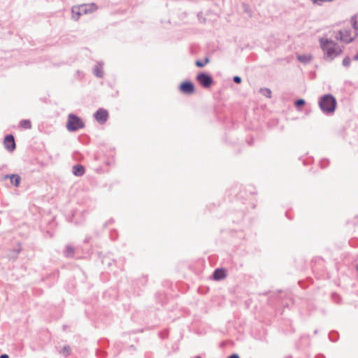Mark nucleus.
<instances>
[{"instance_id": "f257e3e1", "label": "nucleus", "mask_w": 358, "mask_h": 358, "mask_svg": "<svg viewBox=\"0 0 358 358\" xmlns=\"http://www.w3.org/2000/svg\"><path fill=\"white\" fill-rule=\"evenodd\" d=\"M320 44L324 52V57L327 59L333 60L342 52L341 48L332 40L321 38Z\"/></svg>"}, {"instance_id": "f03ea898", "label": "nucleus", "mask_w": 358, "mask_h": 358, "mask_svg": "<svg viewBox=\"0 0 358 358\" xmlns=\"http://www.w3.org/2000/svg\"><path fill=\"white\" fill-rule=\"evenodd\" d=\"M357 29L358 24H349L345 27L339 30L338 36H336V38L346 43H350L357 35Z\"/></svg>"}, {"instance_id": "7ed1b4c3", "label": "nucleus", "mask_w": 358, "mask_h": 358, "mask_svg": "<svg viewBox=\"0 0 358 358\" xmlns=\"http://www.w3.org/2000/svg\"><path fill=\"white\" fill-rule=\"evenodd\" d=\"M320 106L324 112H334L336 106V101L332 96L325 95L321 99Z\"/></svg>"}, {"instance_id": "20e7f679", "label": "nucleus", "mask_w": 358, "mask_h": 358, "mask_svg": "<svg viewBox=\"0 0 358 358\" xmlns=\"http://www.w3.org/2000/svg\"><path fill=\"white\" fill-rule=\"evenodd\" d=\"M84 127V123L76 115L70 114L68 117L66 128L69 131H76Z\"/></svg>"}, {"instance_id": "39448f33", "label": "nucleus", "mask_w": 358, "mask_h": 358, "mask_svg": "<svg viewBox=\"0 0 358 358\" xmlns=\"http://www.w3.org/2000/svg\"><path fill=\"white\" fill-rule=\"evenodd\" d=\"M97 6L94 3H85L79 6H76V10L84 13L85 15L90 14L97 10Z\"/></svg>"}, {"instance_id": "423d86ee", "label": "nucleus", "mask_w": 358, "mask_h": 358, "mask_svg": "<svg viewBox=\"0 0 358 358\" xmlns=\"http://www.w3.org/2000/svg\"><path fill=\"white\" fill-rule=\"evenodd\" d=\"M196 80L204 87H209L213 83L212 78L204 73L198 74Z\"/></svg>"}, {"instance_id": "0eeeda50", "label": "nucleus", "mask_w": 358, "mask_h": 358, "mask_svg": "<svg viewBox=\"0 0 358 358\" xmlns=\"http://www.w3.org/2000/svg\"><path fill=\"white\" fill-rule=\"evenodd\" d=\"M96 120L100 124H104L108 118V113L106 109L99 108L94 114Z\"/></svg>"}, {"instance_id": "6e6552de", "label": "nucleus", "mask_w": 358, "mask_h": 358, "mask_svg": "<svg viewBox=\"0 0 358 358\" xmlns=\"http://www.w3.org/2000/svg\"><path fill=\"white\" fill-rule=\"evenodd\" d=\"M179 90L183 94H191L194 92V86L192 82L185 81L180 85Z\"/></svg>"}, {"instance_id": "1a4fd4ad", "label": "nucleus", "mask_w": 358, "mask_h": 358, "mask_svg": "<svg viewBox=\"0 0 358 358\" xmlns=\"http://www.w3.org/2000/svg\"><path fill=\"white\" fill-rule=\"evenodd\" d=\"M3 144H4L5 148L8 150H9V151L13 150L15 148V140H14L13 136L12 135L6 136L4 138Z\"/></svg>"}, {"instance_id": "9d476101", "label": "nucleus", "mask_w": 358, "mask_h": 358, "mask_svg": "<svg viewBox=\"0 0 358 358\" xmlns=\"http://www.w3.org/2000/svg\"><path fill=\"white\" fill-rule=\"evenodd\" d=\"M214 279L220 280L224 279L226 277V271L223 268H217L214 271L213 273Z\"/></svg>"}, {"instance_id": "9b49d317", "label": "nucleus", "mask_w": 358, "mask_h": 358, "mask_svg": "<svg viewBox=\"0 0 358 358\" xmlns=\"http://www.w3.org/2000/svg\"><path fill=\"white\" fill-rule=\"evenodd\" d=\"M85 173V168L82 165H76L73 167V173L77 176H81Z\"/></svg>"}, {"instance_id": "f8f14e48", "label": "nucleus", "mask_w": 358, "mask_h": 358, "mask_svg": "<svg viewBox=\"0 0 358 358\" xmlns=\"http://www.w3.org/2000/svg\"><path fill=\"white\" fill-rule=\"evenodd\" d=\"M10 179L11 183H13L15 186L17 187L21 181V178L18 175H12L9 176Z\"/></svg>"}, {"instance_id": "ddd939ff", "label": "nucleus", "mask_w": 358, "mask_h": 358, "mask_svg": "<svg viewBox=\"0 0 358 358\" xmlns=\"http://www.w3.org/2000/svg\"><path fill=\"white\" fill-rule=\"evenodd\" d=\"M75 10H76V6H73L72 8V17L74 20H78L81 15H85L84 13H83L81 11L78 12V10L76 11Z\"/></svg>"}, {"instance_id": "4468645a", "label": "nucleus", "mask_w": 358, "mask_h": 358, "mask_svg": "<svg viewBox=\"0 0 358 358\" xmlns=\"http://www.w3.org/2000/svg\"><path fill=\"white\" fill-rule=\"evenodd\" d=\"M20 127L24 129H29L31 128V123L29 120H22L20 123Z\"/></svg>"}, {"instance_id": "2eb2a0df", "label": "nucleus", "mask_w": 358, "mask_h": 358, "mask_svg": "<svg viewBox=\"0 0 358 358\" xmlns=\"http://www.w3.org/2000/svg\"><path fill=\"white\" fill-rule=\"evenodd\" d=\"M210 62V59L208 57H206L203 60H196L195 62V64L198 67H203L205 65L208 64Z\"/></svg>"}, {"instance_id": "dca6fc26", "label": "nucleus", "mask_w": 358, "mask_h": 358, "mask_svg": "<svg viewBox=\"0 0 358 358\" xmlns=\"http://www.w3.org/2000/svg\"><path fill=\"white\" fill-rule=\"evenodd\" d=\"M350 59L349 57H345L343 60V64L345 66H348L350 64Z\"/></svg>"}, {"instance_id": "f3484780", "label": "nucleus", "mask_w": 358, "mask_h": 358, "mask_svg": "<svg viewBox=\"0 0 358 358\" xmlns=\"http://www.w3.org/2000/svg\"><path fill=\"white\" fill-rule=\"evenodd\" d=\"M305 103V101L303 99H299L296 101L295 105L296 106H303Z\"/></svg>"}, {"instance_id": "a211bd4d", "label": "nucleus", "mask_w": 358, "mask_h": 358, "mask_svg": "<svg viewBox=\"0 0 358 358\" xmlns=\"http://www.w3.org/2000/svg\"><path fill=\"white\" fill-rule=\"evenodd\" d=\"M234 82H235V83H240L241 82V78H240V77H238V76H235V77L234 78Z\"/></svg>"}, {"instance_id": "6ab92c4d", "label": "nucleus", "mask_w": 358, "mask_h": 358, "mask_svg": "<svg viewBox=\"0 0 358 358\" xmlns=\"http://www.w3.org/2000/svg\"><path fill=\"white\" fill-rule=\"evenodd\" d=\"M353 22H358V14L355 15L352 18Z\"/></svg>"}, {"instance_id": "aec40b11", "label": "nucleus", "mask_w": 358, "mask_h": 358, "mask_svg": "<svg viewBox=\"0 0 358 358\" xmlns=\"http://www.w3.org/2000/svg\"><path fill=\"white\" fill-rule=\"evenodd\" d=\"M228 358H239V357L237 355H232Z\"/></svg>"}, {"instance_id": "412c9836", "label": "nucleus", "mask_w": 358, "mask_h": 358, "mask_svg": "<svg viewBox=\"0 0 358 358\" xmlns=\"http://www.w3.org/2000/svg\"><path fill=\"white\" fill-rule=\"evenodd\" d=\"M0 358H8V355L6 354L1 355Z\"/></svg>"}, {"instance_id": "4be33fe9", "label": "nucleus", "mask_w": 358, "mask_h": 358, "mask_svg": "<svg viewBox=\"0 0 358 358\" xmlns=\"http://www.w3.org/2000/svg\"><path fill=\"white\" fill-rule=\"evenodd\" d=\"M355 59H358V55L355 57Z\"/></svg>"}, {"instance_id": "5701e85b", "label": "nucleus", "mask_w": 358, "mask_h": 358, "mask_svg": "<svg viewBox=\"0 0 358 358\" xmlns=\"http://www.w3.org/2000/svg\"><path fill=\"white\" fill-rule=\"evenodd\" d=\"M197 358H201V357H197Z\"/></svg>"}]
</instances>
